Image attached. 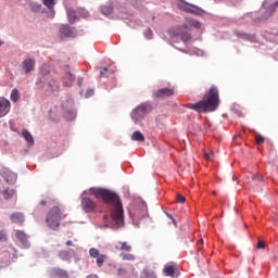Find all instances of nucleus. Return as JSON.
<instances>
[{"mask_svg":"<svg viewBox=\"0 0 278 278\" xmlns=\"http://www.w3.org/2000/svg\"><path fill=\"white\" fill-rule=\"evenodd\" d=\"M81 207H83L84 212H86L87 214H90V213L94 212V210H97V202H94L92 199H90L88 197H83Z\"/></svg>","mask_w":278,"mask_h":278,"instance_id":"9","label":"nucleus"},{"mask_svg":"<svg viewBox=\"0 0 278 278\" xmlns=\"http://www.w3.org/2000/svg\"><path fill=\"white\" fill-rule=\"evenodd\" d=\"M140 278H157V274L151 267H146L141 271Z\"/></svg>","mask_w":278,"mask_h":278,"instance_id":"22","label":"nucleus"},{"mask_svg":"<svg viewBox=\"0 0 278 278\" xmlns=\"http://www.w3.org/2000/svg\"><path fill=\"white\" fill-rule=\"evenodd\" d=\"M117 277L119 278H138V271L132 265L128 267H119L117 269Z\"/></svg>","mask_w":278,"mask_h":278,"instance_id":"8","label":"nucleus"},{"mask_svg":"<svg viewBox=\"0 0 278 278\" xmlns=\"http://www.w3.org/2000/svg\"><path fill=\"white\" fill-rule=\"evenodd\" d=\"M175 36L180 38L182 42H190V40H192V35L190 34V28L188 25L178 26L175 29Z\"/></svg>","mask_w":278,"mask_h":278,"instance_id":"7","label":"nucleus"},{"mask_svg":"<svg viewBox=\"0 0 278 278\" xmlns=\"http://www.w3.org/2000/svg\"><path fill=\"white\" fill-rule=\"evenodd\" d=\"M256 249H266V243H264V241H258L256 244Z\"/></svg>","mask_w":278,"mask_h":278,"instance_id":"39","label":"nucleus"},{"mask_svg":"<svg viewBox=\"0 0 278 278\" xmlns=\"http://www.w3.org/2000/svg\"><path fill=\"white\" fill-rule=\"evenodd\" d=\"M263 8H266V2L263 3Z\"/></svg>","mask_w":278,"mask_h":278,"instance_id":"47","label":"nucleus"},{"mask_svg":"<svg viewBox=\"0 0 278 278\" xmlns=\"http://www.w3.org/2000/svg\"><path fill=\"white\" fill-rule=\"evenodd\" d=\"M219 103L220 96L218 94V88L212 86L201 101L197 103H187L185 106L194 112H214Z\"/></svg>","mask_w":278,"mask_h":278,"instance_id":"2","label":"nucleus"},{"mask_svg":"<svg viewBox=\"0 0 278 278\" xmlns=\"http://www.w3.org/2000/svg\"><path fill=\"white\" fill-rule=\"evenodd\" d=\"M8 240V236L5 235V230H0V242H5Z\"/></svg>","mask_w":278,"mask_h":278,"instance_id":"34","label":"nucleus"},{"mask_svg":"<svg viewBox=\"0 0 278 278\" xmlns=\"http://www.w3.org/2000/svg\"><path fill=\"white\" fill-rule=\"evenodd\" d=\"M59 257L62 262H71V252L62 250L59 252Z\"/></svg>","mask_w":278,"mask_h":278,"instance_id":"25","label":"nucleus"},{"mask_svg":"<svg viewBox=\"0 0 278 278\" xmlns=\"http://www.w3.org/2000/svg\"><path fill=\"white\" fill-rule=\"evenodd\" d=\"M175 94V89L173 88H163L159 89L153 93L155 99H166V97H173Z\"/></svg>","mask_w":278,"mask_h":278,"instance_id":"14","label":"nucleus"},{"mask_svg":"<svg viewBox=\"0 0 278 278\" xmlns=\"http://www.w3.org/2000/svg\"><path fill=\"white\" fill-rule=\"evenodd\" d=\"M89 254H90L91 257H94V258H97V256L100 255V254H99V250H98V249H94V248H91V249L89 250Z\"/></svg>","mask_w":278,"mask_h":278,"instance_id":"32","label":"nucleus"},{"mask_svg":"<svg viewBox=\"0 0 278 278\" xmlns=\"http://www.w3.org/2000/svg\"><path fill=\"white\" fill-rule=\"evenodd\" d=\"M62 220V210L59 206H53L47 214L46 222L50 229H58Z\"/></svg>","mask_w":278,"mask_h":278,"instance_id":"3","label":"nucleus"},{"mask_svg":"<svg viewBox=\"0 0 278 278\" xmlns=\"http://www.w3.org/2000/svg\"><path fill=\"white\" fill-rule=\"evenodd\" d=\"M131 244H129L127 241H118L115 244V250L119 251V257L124 262H135L136 261V255L131 254Z\"/></svg>","mask_w":278,"mask_h":278,"instance_id":"4","label":"nucleus"},{"mask_svg":"<svg viewBox=\"0 0 278 278\" xmlns=\"http://www.w3.org/2000/svg\"><path fill=\"white\" fill-rule=\"evenodd\" d=\"M77 84H78L79 88H81V86L84 85V78L79 77L77 80Z\"/></svg>","mask_w":278,"mask_h":278,"instance_id":"41","label":"nucleus"},{"mask_svg":"<svg viewBox=\"0 0 278 278\" xmlns=\"http://www.w3.org/2000/svg\"><path fill=\"white\" fill-rule=\"evenodd\" d=\"M204 157H205V160H213V157H214V153L213 152H204Z\"/></svg>","mask_w":278,"mask_h":278,"instance_id":"36","label":"nucleus"},{"mask_svg":"<svg viewBox=\"0 0 278 278\" xmlns=\"http://www.w3.org/2000/svg\"><path fill=\"white\" fill-rule=\"evenodd\" d=\"M10 99H11V101H13V103H16V101H18L21 99V92L18 91V89L14 88L11 91Z\"/></svg>","mask_w":278,"mask_h":278,"instance_id":"28","label":"nucleus"},{"mask_svg":"<svg viewBox=\"0 0 278 278\" xmlns=\"http://www.w3.org/2000/svg\"><path fill=\"white\" fill-rule=\"evenodd\" d=\"M163 273L165 277H172V278H177L180 275L179 268L177 267L176 264L165 265Z\"/></svg>","mask_w":278,"mask_h":278,"instance_id":"13","label":"nucleus"},{"mask_svg":"<svg viewBox=\"0 0 278 278\" xmlns=\"http://www.w3.org/2000/svg\"><path fill=\"white\" fill-rule=\"evenodd\" d=\"M252 179H253L254 181H262V180L264 179V177H263V176H260V174H256V175H254V176L252 177Z\"/></svg>","mask_w":278,"mask_h":278,"instance_id":"38","label":"nucleus"},{"mask_svg":"<svg viewBox=\"0 0 278 278\" xmlns=\"http://www.w3.org/2000/svg\"><path fill=\"white\" fill-rule=\"evenodd\" d=\"M278 8V1L271 4L269 8L266 9L265 14L260 17V21H268L270 16H273V12H275Z\"/></svg>","mask_w":278,"mask_h":278,"instance_id":"17","label":"nucleus"},{"mask_svg":"<svg viewBox=\"0 0 278 278\" xmlns=\"http://www.w3.org/2000/svg\"><path fill=\"white\" fill-rule=\"evenodd\" d=\"M34 66H36V61L29 58L26 59L22 64V67L24 68V71H33Z\"/></svg>","mask_w":278,"mask_h":278,"instance_id":"23","label":"nucleus"},{"mask_svg":"<svg viewBox=\"0 0 278 278\" xmlns=\"http://www.w3.org/2000/svg\"><path fill=\"white\" fill-rule=\"evenodd\" d=\"M68 22L71 25L75 24V21H77V13L73 9H67L66 11Z\"/></svg>","mask_w":278,"mask_h":278,"instance_id":"24","label":"nucleus"},{"mask_svg":"<svg viewBox=\"0 0 278 278\" xmlns=\"http://www.w3.org/2000/svg\"><path fill=\"white\" fill-rule=\"evenodd\" d=\"M131 140H135L136 142H144V135L137 130L131 135Z\"/></svg>","mask_w":278,"mask_h":278,"instance_id":"27","label":"nucleus"},{"mask_svg":"<svg viewBox=\"0 0 278 278\" xmlns=\"http://www.w3.org/2000/svg\"><path fill=\"white\" fill-rule=\"evenodd\" d=\"M91 194L96 197V199H102L104 203L111 205V222L106 225V227H111L112 229H121L125 223V213L123 211V203L121 202V198L113 191L101 188H91Z\"/></svg>","mask_w":278,"mask_h":278,"instance_id":"1","label":"nucleus"},{"mask_svg":"<svg viewBox=\"0 0 278 278\" xmlns=\"http://www.w3.org/2000/svg\"><path fill=\"white\" fill-rule=\"evenodd\" d=\"M177 8L181 12H186L187 14H194V16H199V14H201V9L199 7L184 1L178 2Z\"/></svg>","mask_w":278,"mask_h":278,"instance_id":"6","label":"nucleus"},{"mask_svg":"<svg viewBox=\"0 0 278 278\" xmlns=\"http://www.w3.org/2000/svg\"><path fill=\"white\" fill-rule=\"evenodd\" d=\"M0 176L4 178V181H7V184H16V174L14 172H11L10 168L1 167Z\"/></svg>","mask_w":278,"mask_h":278,"instance_id":"11","label":"nucleus"},{"mask_svg":"<svg viewBox=\"0 0 278 278\" xmlns=\"http://www.w3.org/2000/svg\"><path fill=\"white\" fill-rule=\"evenodd\" d=\"M75 83V75L71 72H65V74L62 77V84L65 88H71L73 84Z\"/></svg>","mask_w":278,"mask_h":278,"instance_id":"15","label":"nucleus"},{"mask_svg":"<svg viewBox=\"0 0 278 278\" xmlns=\"http://www.w3.org/2000/svg\"><path fill=\"white\" fill-rule=\"evenodd\" d=\"M51 277L56 278H71V274L66 269H62L60 267H54L51 269Z\"/></svg>","mask_w":278,"mask_h":278,"instance_id":"16","label":"nucleus"},{"mask_svg":"<svg viewBox=\"0 0 278 278\" xmlns=\"http://www.w3.org/2000/svg\"><path fill=\"white\" fill-rule=\"evenodd\" d=\"M199 244H203V240L201 239V240H199Z\"/></svg>","mask_w":278,"mask_h":278,"instance_id":"46","label":"nucleus"},{"mask_svg":"<svg viewBox=\"0 0 278 278\" xmlns=\"http://www.w3.org/2000/svg\"><path fill=\"white\" fill-rule=\"evenodd\" d=\"M10 110H12V103L8 98L0 97V118L3 116H8L10 114Z\"/></svg>","mask_w":278,"mask_h":278,"instance_id":"10","label":"nucleus"},{"mask_svg":"<svg viewBox=\"0 0 278 278\" xmlns=\"http://www.w3.org/2000/svg\"><path fill=\"white\" fill-rule=\"evenodd\" d=\"M23 138L28 142V144L34 146V137L29 132V130L22 131Z\"/></svg>","mask_w":278,"mask_h":278,"instance_id":"26","label":"nucleus"},{"mask_svg":"<svg viewBox=\"0 0 278 278\" xmlns=\"http://www.w3.org/2000/svg\"><path fill=\"white\" fill-rule=\"evenodd\" d=\"M177 201L178 203H184L186 201V197L181 193H177Z\"/></svg>","mask_w":278,"mask_h":278,"instance_id":"35","label":"nucleus"},{"mask_svg":"<svg viewBox=\"0 0 278 278\" xmlns=\"http://www.w3.org/2000/svg\"><path fill=\"white\" fill-rule=\"evenodd\" d=\"M66 247H73V241H71V240H68V241H66Z\"/></svg>","mask_w":278,"mask_h":278,"instance_id":"42","label":"nucleus"},{"mask_svg":"<svg viewBox=\"0 0 278 278\" xmlns=\"http://www.w3.org/2000/svg\"><path fill=\"white\" fill-rule=\"evenodd\" d=\"M86 278H99V276H97V275H89Z\"/></svg>","mask_w":278,"mask_h":278,"instance_id":"44","label":"nucleus"},{"mask_svg":"<svg viewBox=\"0 0 278 278\" xmlns=\"http://www.w3.org/2000/svg\"><path fill=\"white\" fill-rule=\"evenodd\" d=\"M97 258V266L99 268H101V266H103V262H105V260H108V256L105 254H100L99 256L96 257Z\"/></svg>","mask_w":278,"mask_h":278,"instance_id":"30","label":"nucleus"},{"mask_svg":"<svg viewBox=\"0 0 278 278\" xmlns=\"http://www.w3.org/2000/svg\"><path fill=\"white\" fill-rule=\"evenodd\" d=\"M265 140L266 139L262 135H256L255 137V141L257 144H264Z\"/></svg>","mask_w":278,"mask_h":278,"instance_id":"33","label":"nucleus"},{"mask_svg":"<svg viewBox=\"0 0 278 278\" xmlns=\"http://www.w3.org/2000/svg\"><path fill=\"white\" fill-rule=\"evenodd\" d=\"M10 218L15 225H23L25 223V215L23 213H13L10 215Z\"/></svg>","mask_w":278,"mask_h":278,"instance_id":"20","label":"nucleus"},{"mask_svg":"<svg viewBox=\"0 0 278 278\" xmlns=\"http://www.w3.org/2000/svg\"><path fill=\"white\" fill-rule=\"evenodd\" d=\"M188 25L191 27H194L195 29H201V22L193 20V18H187Z\"/></svg>","mask_w":278,"mask_h":278,"instance_id":"29","label":"nucleus"},{"mask_svg":"<svg viewBox=\"0 0 278 278\" xmlns=\"http://www.w3.org/2000/svg\"><path fill=\"white\" fill-rule=\"evenodd\" d=\"M42 3L48 8V10H53L55 7V0H42Z\"/></svg>","mask_w":278,"mask_h":278,"instance_id":"31","label":"nucleus"},{"mask_svg":"<svg viewBox=\"0 0 278 278\" xmlns=\"http://www.w3.org/2000/svg\"><path fill=\"white\" fill-rule=\"evenodd\" d=\"M59 36L60 38H75L77 33L75 31V28H71L68 25H63L59 30Z\"/></svg>","mask_w":278,"mask_h":278,"instance_id":"12","label":"nucleus"},{"mask_svg":"<svg viewBox=\"0 0 278 278\" xmlns=\"http://www.w3.org/2000/svg\"><path fill=\"white\" fill-rule=\"evenodd\" d=\"M81 13H83V16H84L85 18H87L88 12H86L85 10H83Z\"/></svg>","mask_w":278,"mask_h":278,"instance_id":"43","label":"nucleus"},{"mask_svg":"<svg viewBox=\"0 0 278 278\" xmlns=\"http://www.w3.org/2000/svg\"><path fill=\"white\" fill-rule=\"evenodd\" d=\"M0 194H2V197L5 201H8V200L12 199V197H14V194H16V191L14 189L0 187Z\"/></svg>","mask_w":278,"mask_h":278,"instance_id":"18","label":"nucleus"},{"mask_svg":"<svg viewBox=\"0 0 278 278\" xmlns=\"http://www.w3.org/2000/svg\"><path fill=\"white\" fill-rule=\"evenodd\" d=\"M92 94H94V90L88 89V90L86 91L85 97L88 99L89 97H92Z\"/></svg>","mask_w":278,"mask_h":278,"instance_id":"40","label":"nucleus"},{"mask_svg":"<svg viewBox=\"0 0 278 278\" xmlns=\"http://www.w3.org/2000/svg\"><path fill=\"white\" fill-rule=\"evenodd\" d=\"M166 214V216H167V218H169L172 222H173V225L175 226V227H177V220H175V218L173 217V215H170L169 213H165Z\"/></svg>","mask_w":278,"mask_h":278,"instance_id":"37","label":"nucleus"},{"mask_svg":"<svg viewBox=\"0 0 278 278\" xmlns=\"http://www.w3.org/2000/svg\"><path fill=\"white\" fill-rule=\"evenodd\" d=\"M153 110V106L148 103H141L131 112V118L135 123H140L144 118L146 114H149Z\"/></svg>","mask_w":278,"mask_h":278,"instance_id":"5","label":"nucleus"},{"mask_svg":"<svg viewBox=\"0 0 278 278\" xmlns=\"http://www.w3.org/2000/svg\"><path fill=\"white\" fill-rule=\"evenodd\" d=\"M47 90H49V92H51L52 94H58V92H60V85L58 84V81L50 79L47 83Z\"/></svg>","mask_w":278,"mask_h":278,"instance_id":"19","label":"nucleus"},{"mask_svg":"<svg viewBox=\"0 0 278 278\" xmlns=\"http://www.w3.org/2000/svg\"><path fill=\"white\" fill-rule=\"evenodd\" d=\"M40 204H41V205H47V201L42 200V201L40 202Z\"/></svg>","mask_w":278,"mask_h":278,"instance_id":"45","label":"nucleus"},{"mask_svg":"<svg viewBox=\"0 0 278 278\" xmlns=\"http://www.w3.org/2000/svg\"><path fill=\"white\" fill-rule=\"evenodd\" d=\"M15 237L21 242V244H23V247H25V249L29 248V241H27V235H25V232L17 230L15 232Z\"/></svg>","mask_w":278,"mask_h":278,"instance_id":"21","label":"nucleus"},{"mask_svg":"<svg viewBox=\"0 0 278 278\" xmlns=\"http://www.w3.org/2000/svg\"><path fill=\"white\" fill-rule=\"evenodd\" d=\"M1 45H3V43L0 41V47H1Z\"/></svg>","mask_w":278,"mask_h":278,"instance_id":"48","label":"nucleus"}]
</instances>
